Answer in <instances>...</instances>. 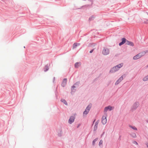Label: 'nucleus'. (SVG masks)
<instances>
[{
    "label": "nucleus",
    "mask_w": 148,
    "mask_h": 148,
    "mask_svg": "<svg viewBox=\"0 0 148 148\" xmlns=\"http://www.w3.org/2000/svg\"><path fill=\"white\" fill-rule=\"evenodd\" d=\"M123 65V63H121L117 65L114 66L113 68H111L110 71V73H113L118 71L120 68Z\"/></svg>",
    "instance_id": "1"
},
{
    "label": "nucleus",
    "mask_w": 148,
    "mask_h": 148,
    "mask_svg": "<svg viewBox=\"0 0 148 148\" xmlns=\"http://www.w3.org/2000/svg\"><path fill=\"white\" fill-rule=\"evenodd\" d=\"M139 105V103L138 102H135L131 108V110L132 112L135 110Z\"/></svg>",
    "instance_id": "2"
},
{
    "label": "nucleus",
    "mask_w": 148,
    "mask_h": 148,
    "mask_svg": "<svg viewBox=\"0 0 148 148\" xmlns=\"http://www.w3.org/2000/svg\"><path fill=\"white\" fill-rule=\"evenodd\" d=\"M109 49L106 47H104L102 51V54L104 55H107L109 54Z\"/></svg>",
    "instance_id": "3"
},
{
    "label": "nucleus",
    "mask_w": 148,
    "mask_h": 148,
    "mask_svg": "<svg viewBox=\"0 0 148 148\" xmlns=\"http://www.w3.org/2000/svg\"><path fill=\"white\" fill-rule=\"evenodd\" d=\"M91 106L90 105H89L86 108L85 110L83 112V115L84 116V115H87L89 112L91 108Z\"/></svg>",
    "instance_id": "4"
},
{
    "label": "nucleus",
    "mask_w": 148,
    "mask_h": 148,
    "mask_svg": "<svg viewBox=\"0 0 148 148\" xmlns=\"http://www.w3.org/2000/svg\"><path fill=\"white\" fill-rule=\"evenodd\" d=\"M143 55V53H140L134 56L133 58L134 60H137L140 58Z\"/></svg>",
    "instance_id": "5"
},
{
    "label": "nucleus",
    "mask_w": 148,
    "mask_h": 148,
    "mask_svg": "<svg viewBox=\"0 0 148 148\" xmlns=\"http://www.w3.org/2000/svg\"><path fill=\"white\" fill-rule=\"evenodd\" d=\"M114 108V107H112L110 106H108L104 108V112H106L108 110L109 111H111Z\"/></svg>",
    "instance_id": "6"
},
{
    "label": "nucleus",
    "mask_w": 148,
    "mask_h": 148,
    "mask_svg": "<svg viewBox=\"0 0 148 148\" xmlns=\"http://www.w3.org/2000/svg\"><path fill=\"white\" fill-rule=\"evenodd\" d=\"M75 119V117L74 116H70L69 120V123L70 124H72L74 121Z\"/></svg>",
    "instance_id": "7"
},
{
    "label": "nucleus",
    "mask_w": 148,
    "mask_h": 148,
    "mask_svg": "<svg viewBox=\"0 0 148 148\" xmlns=\"http://www.w3.org/2000/svg\"><path fill=\"white\" fill-rule=\"evenodd\" d=\"M107 119L106 116H103L102 118V123L103 125L105 124L107 122Z\"/></svg>",
    "instance_id": "8"
},
{
    "label": "nucleus",
    "mask_w": 148,
    "mask_h": 148,
    "mask_svg": "<svg viewBox=\"0 0 148 148\" xmlns=\"http://www.w3.org/2000/svg\"><path fill=\"white\" fill-rule=\"evenodd\" d=\"M67 79L66 78H64L62 82L61 86L63 87H64L66 84Z\"/></svg>",
    "instance_id": "9"
},
{
    "label": "nucleus",
    "mask_w": 148,
    "mask_h": 148,
    "mask_svg": "<svg viewBox=\"0 0 148 148\" xmlns=\"http://www.w3.org/2000/svg\"><path fill=\"white\" fill-rule=\"evenodd\" d=\"M122 41L119 43V45L120 46L124 44L125 42L126 43L127 40L125 38H123L121 39Z\"/></svg>",
    "instance_id": "10"
},
{
    "label": "nucleus",
    "mask_w": 148,
    "mask_h": 148,
    "mask_svg": "<svg viewBox=\"0 0 148 148\" xmlns=\"http://www.w3.org/2000/svg\"><path fill=\"white\" fill-rule=\"evenodd\" d=\"M123 79L122 76L115 83V85H118Z\"/></svg>",
    "instance_id": "11"
},
{
    "label": "nucleus",
    "mask_w": 148,
    "mask_h": 148,
    "mask_svg": "<svg viewBox=\"0 0 148 148\" xmlns=\"http://www.w3.org/2000/svg\"><path fill=\"white\" fill-rule=\"evenodd\" d=\"M77 87V86H75V85H73L72 86H71V94H72V92L74 93L76 90V89H75V88H76Z\"/></svg>",
    "instance_id": "12"
},
{
    "label": "nucleus",
    "mask_w": 148,
    "mask_h": 148,
    "mask_svg": "<svg viewBox=\"0 0 148 148\" xmlns=\"http://www.w3.org/2000/svg\"><path fill=\"white\" fill-rule=\"evenodd\" d=\"M126 44V45H129L131 46H134V44L132 42L129 41L127 40Z\"/></svg>",
    "instance_id": "13"
},
{
    "label": "nucleus",
    "mask_w": 148,
    "mask_h": 148,
    "mask_svg": "<svg viewBox=\"0 0 148 148\" xmlns=\"http://www.w3.org/2000/svg\"><path fill=\"white\" fill-rule=\"evenodd\" d=\"M49 69L48 64H47L45 66L44 68V71L45 72L49 70Z\"/></svg>",
    "instance_id": "14"
},
{
    "label": "nucleus",
    "mask_w": 148,
    "mask_h": 148,
    "mask_svg": "<svg viewBox=\"0 0 148 148\" xmlns=\"http://www.w3.org/2000/svg\"><path fill=\"white\" fill-rule=\"evenodd\" d=\"M130 135L131 137L133 138H136V135L135 133L132 132L130 134Z\"/></svg>",
    "instance_id": "15"
},
{
    "label": "nucleus",
    "mask_w": 148,
    "mask_h": 148,
    "mask_svg": "<svg viewBox=\"0 0 148 148\" xmlns=\"http://www.w3.org/2000/svg\"><path fill=\"white\" fill-rule=\"evenodd\" d=\"M79 64H80V62H77L75 64V67L76 68H78L79 66Z\"/></svg>",
    "instance_id": "16"
},
{
    "label": "nucleus",
    "mask_w": 148,
    "mask_h": 148,
    "mask_svg": "<svg viewBox=\"0 0 148 148\" xmlns=\"http://www.w3.org/2000/svg\"><path fill=\"white\" fill-rule=\"evenodd\" d=\"M95 18V16L92 15L89 18V21H90L93 20Z\"/></svg>",
    "instance_id": "17"
},
{
    "label": "nucleus",
    "mask_w": 148,
    "mask_h": 148,
    "mask_svg": "<svg viewBox=\"0 0 148 148\" xmlns=\"http://www.w3.org/2000/svg\"><path fill=\"white\" fill-rule=\"evenodd\" d=\"M98 138H96L93 140L92 143L93 145L94 146L95 145V142L98 140Z\"/></svg>",
    "instance_id": "18"
},
{
    "label": "nucleus",
    "mask_w": 148,
    "mask_h": 148,
    "mask_svg": "<svg viewBox=\"0 0 148 148\" xmlns=\"http://www.w3.org/2000/svg\"><path fill=\"white\" fill-rule=\"evenodd\" d=\"M61 101L66 105H67V103L65 100L63 99H61Z\"/></svg>",
    "instance_id": "19"
},
{
    "label": "nucleus",
    "mask_w": 148,
    "mask_h": 148,
    "mask_svg": "<svg viewBox=\"0 0 148 148\" xmlns=\"http://www.w3.org/2000/svg\"><path fill=\"white\" fill-rule=\"evenodd\" d=\"M79 84L80 82L78 81L76 82L75 84H74L73 85H75V86H77V87H78L79 86Z\"/></svg>",
    "instance_id": "20"
},
{
    "label": "nucleus",
    "mask_w": 148,
    "mask_h": 148,
    "mask_svg": "<svg viewBox=\"0 0 148 148\" xmlns=\"http://www.w3.org/2000/svg\"><path fill=\"white\" fill-rule=\"evenodd\" d=\"M143 80L144 81L148 80V75L146 76L143 79Z\"/></svg>",
    "instance_id": "21"
},
{
    "label": "nucleus",
    "mask_w": 148,
    "mask_h": 148,
    "mask_svg": "<svg viewBox=\"0 0 148 148\" xmlns=\"http://www.w3.org/2000/svg\"><path fill=\"white\" fill-rule=\"evenodd\" d=\"M129 127L135 130H137V128L135 126H133L131 125H129Z\"/></svg>",
    "instance_id": "22"
},
{
    "label": "nucleus",
    "mask_w": 148,
    "mask_h": 148,
    "mask_svg": "<svg viewBox=\"0 0 148 148\" xmlns=\"http://www.w3.org/2000/svg\"><path fill=\"white\" fill-rule=\"evenodd\" d=\"M77 46V44L76 43V42L74 43L72 47L73 49H74L75 48H76Z\"/></svg>",
    "instance_id": "23"
},
{
    "label": "nucleus",
    "mask_w": 148,
    "mask_h": 148,
    "mask_svg": "<svg viewBox=\"0 0 148 148\" xmlns=\"http://www.w3.org/2000/svg\"><path fill=\"white\" fill-rule=\"evenodd\" d=\"M62 132L61 130H60V132L58 133V135L59 136H62Z\"/></svg>",
    "instance_id": "24"
},
{
    "label": "nucleus",
    "mask_w": 148,
    "mask_h": 148,
    "mask_svg": "<svg viewBox=\"0 0 148 148\" xmlns=\"http://www.w3.org/2000/svg\"><path fill=\"white\" fill-rule=\"evenodd\" d=\"M97 125H95L94 128V131H95L97 129Z\"/></svg>",
    "instance_id": "25"
},
{
    "label": "nucleus",
    "mask_w": 148,
    "mask_h": 148,
    "mask_svg": "<svg viewBox=\"0 0 148 148\" xmlns=\"http://www.w3.org/2000/svg\"><path fill=\"white\" fill-rule=\"evenodd\" d=\"M143 22L145 24H148V19H146Z\"/></svg>",
    "instance_id": "26"
},
{
    "label": "nucleus",
    "mask_w": 148,
    "mask_h": 148,
    "mask_svg": "<svg viewBox=\"0 0 148 148\" xmlns=\"http://www.w3.org/2000/svg\"><path fill=\"white\" fill-rule=\"evenodd\" d=\"M102 143H103V141L102 140H100V141L99 143V145L100 146V145H102Z\"/></svg>",
    "instance_id": "27"
},
{
    "label": "nucleus",
    "mask_w": 148,
    "mask_h": 148,
    "mask_svg": "<svg viewBox=\"0 0 148 148\" xmlns=\"http://www.w3.org/2000/svg\"><path fill=\"white\" fill-rule=\"evenodd\" d=\"M92 4H91V5H85L84 6L86 7H90L92 6Z\"/></svg>",
    "instance_id": "28"
},
{
    "label": "nucleus",
    "mask_w": 148,
    "mask_h": 148,
    "mask_svg": "<svg viewBox=\"0 0 148 148\" xmlns=\"http://www.w3.org/2000/svg\"><path fill=\"white\" fill-rule=\"evenodd\" d=\"M132 143L134 144H136V145H138V143L136 141H133V142H132Z\"/></svg>",
    "instance_id": "29"
},
{
    "label": "nucleus",
    "mask_w": 148,
    "mask_h": 148,
    "mask_svg": "<svg viewBox=\"0 0 148 148\" xmlns=\"http://www.w3.org/2000/svg\"><path fill=\"white\" fill-rule=\"evenodd\" d=\"M94 49H92V50H90V51L89 53H92L93 52V51H94Z\"/></svg>",
    "instance_id": "30"
},
{
    "label": "nucleus",
    "mask_w": 148,
    "mask_h": 148,
    "mask_svg": "<svg viewBox=\"0 0 148 148\" xmlns=\"http://www.w3.org/2000/svg\"><path fill=\"white\" fill-rule=\"evenodd\" d=\"M88 1H90L91 2V4H92L93 0H88Z\"/></svg>",
    "instance_id": "31"
},
{
    "label": "nucleus",
    "mask_w": 148,
    "mask_h": 148,
    "mask_svg": "<svg viewBox=\"0 0 148 148\" xmlns=\"http://www.w3.org/2000/svg\"><path fill=\"white\" fill-rule=\"evenodd\" d=\"M121 135H120L119 136V139H118L119 140H121Z\"/></svg>",
    "instance_id": "32"
},
{
    "label": "nucleus",
    "mask_w": 148,
    "mask_h": 148,
    "mask_svg": "<svg viewBox=\"0 0 148 148\" xmlns=\"http://www.w3.org/2000/svg\"><path fill=\"white\" fill-rule=\"evenodd\" d=\"M99 122L97 121L95 123V125H98V123Z\"/></svg>",
    "instance_id": "33"
},
{
    "label": "nucleus",
    "mask_w": 148,
    "mask_h": 148,
    "mask_svg": "<svg viewBox=\"0 0 148 148\" xmlns=\"http://www.w3.org/2000/svg\"><path fill=\"white\" fill-rule=\"evenodd\" d=\"M76 43L77 44V46H79L80 45V43H76Z\"/></svg>",
    "instance_id": "34"
},
{
    "label": "nucleus",
    "mask_w": 148,
    "mask_h": 148,
    "mask_svg": "<svg viewBox=\"0 0 148 148\" xmlns=\"http://www.w3.org/2000/svg\"><path fill=\"white\" fill-rule=\"evenodd\" d=\"M146 145L147 147H148V143H146Z\"/></svg>",
    "instance_id": "35"
},
{
    "label": "nucleus",
    "mask_w": 148,
    "mask_h": 148,
    "mask_svg": "<svg viewBox=\"0 0 148 148\" xmlns=\"http://www.w3.org/2000/svg\"><path fill=\"white\" fill-rule=\"evenodd\" d=\"M55 80V77H54L53 78V82H54Z\"/></svg>",
    "instance_id": "36"
},
{
    "label": "nucleus",
    "mask_w": 148,
    "mask_h": 148,
    "mask_svg": "<svg viewBox=\"0 0 148 148\" xmlns=\"http://www.w3.org/2000/svg\"><path fill=\"white\" fill-rule=\"evenodd\" d=\"M80 124L78 125V126L77 127V128H78V127H79V126H80Z\"/></svg>",
    "instance_id": "37"
},
{
    "label": "nucleus",
    "mask_w": 148,
    "mask_h": 148,
    "mask_svg": "<svg viewBox=\"0 0 148 148\" xmlns=\"http://www.w3.org/2000/svg\"><path fill=\"white\" fill-rule=\"evenodd\" d=\"M95 119L94 120V121H93V123H94V122H95Z\"/></svg>",
    "instance_id": "38"
},
{
    "label": "nucleus",
    "mask_w": 148,
    "mask_h": 148,
    "mask_svg": "<svg viewBox=\"0 0 148 148\" xmlns=\"http://www.w3.org/2000/svg\"><path fill=\"white\" fill-rule=\"evenodd\" d=\"M24 48H25V46H24Z\"/></svg>",
    "instance_id": "39"
},
{
    "label": "nucleus",
    "mask_w": 148,
    "mask_h": 148,
    "mask_svg": "<svg viewBox=\"0 0 148 148\" xmlns=\"http://www.w3.org/2000/svg\"><path fill=\"white\" fill-rule=\"evenodd\" d=\"M147 122L148 123V121H147Z\"/></svg>",
    "instance_id": "40"
}]
</instances>
